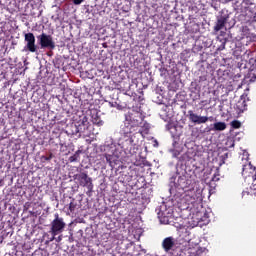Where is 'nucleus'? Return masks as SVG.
<instances>
[{
    "mask_svg": "<svg viewBox=\"0 0 256 256\" xmlns=\"http://www.w3.org/2000/svg\"><path fill=\"white\" fill-rule=\"evenodd\" d=\"M145 121V115L139 110L132 109L125 114V121L122 127V133L125 137H128L130 145H137L139 143L137 139V129L143 125Z\"/></svg>",
    "mask_w": 256,
    "mask_h": 256,
    "instance_id": "f257e3e1",
    "label": "nucleus"
},
{
    "mask_svg": "<svg viewBox=\"0 0 256 256\" xmlns=\"http://www.w3.org/2000/svg\"><path fill=\"white\" fill-rule=\"evenodd\" d=\"M182 203H185V205H188L187 208L195 207V205H199L201 203V193L194 189L189 190L187 192H184L182 199Z\"/></svg>",
    "mask_w": 256,
    "mask_h": 256,
    "instance_id": "f03ea898",
    "label": "nucleus"
},
{
    "mask_svg": "<svg viewBox=\"0 0 256 256\" xmlns=\"http://www.w3.org/2000/svg\"><path fill=\"white\" fill-rule=\"evenodd\" d=\"M65 227H67V224L65 223V220L63 217L59 216V213L54 214V219L50 224V231L52 235V240L57 237V235H60V233H63L65 231Z\"/></svg>",
    "mask_w": 256,
    "mask_h": 256,
    "instance_id": "7ed1b4c3",
    "label": "nucleus"
},
{
    "mask_svg": "<svg viewBox=\"0 0 256 256\" xmlns=\"http://www.w3.org/2000/svg\"><path fill=\"white\" fill-rule=\"evenodd\" d=\"M162 249L165 253H171V251H173V253H177L175 256H185L183 249L176 246L175 238H173V236L164 238L162 241Z\"/></svg>",
    "mask_w": 256,
    "mask_h": 256,
    "instance_id": "20e7f679",
    "label": "nucleus"
},
{
    "mask_svg": "<svg viewBox=\"0 0 256 256\" xmlns=\"http://www.w3.org/2000/svg\"><path fill=\"white\" fill-rule=\"evenodd\" d=\"M176 189L178 191H191L197 187V184L195 183V180L191 178H187L186 176H180L177 179V182L175 183Z\"/></svg>",
    "mask_w": 256,
    "mask_h": 256,
    "instance_id": "39448f33",
    "label": "nucleus"
},
{
    "mask_svg": "<svg viewBox=\"0 0 256 256\" xmlns=\"http://www.w3.org/2000/svg\"><path fill=\"white\" fill-rule=\"evenodd\" d=\"M74 179L78 182L80 187H86L87 195H91L93 193V179L87 175L85 172H81L80 174H75Z\"/></svg>",
    "mask_w": 256,
    "mask_h": 256,
    "instance_id": "423d86ee",
    "label": "nucleus"
},
{
    "mask_svg": "<svg viewBox=\"0 0 256 256\" xmlns=\"http://www.w3.org/2000/svg\"><path fill=\"white\" fill-rule=\"evenodd\" d=\"M242 175L244 177H251L252 175V185L251 190L253 195H256V168L251 165V163L246 164L242 168Z\"/></svg>",
    "mask_w": 256,
    "mask_h": 256,
    "instance_id": "0eeeda50",
    "label": "nucleus"
},
{
    "mask_svg": "<svg viewBox=\"0 0 256 256\" xmlns=\"http://www.w3.org/2000/svg\"><path fill=\"white\" fill-rule=\"evenodd\" d=\"M37 39L41 49H55V41H53V36L43 32L37 36Z\"/></svg>",
    "mask_w": 256,
    "mask_h": 256,
    "instance_id": "6e6552de",
    "label": "nucleus"
},
{
    "mask_svg": "<svg viewBox=\"0 0 256 256\" xmlns=\"http://www.w3.org/2000/svg\"><path fill=\"white\" fill-rule=\"evenodd\" d=\"M188 119L190 123H193L194 125H203L207 123L211 118L207 116H201L195 113L193 110L188 111Z\"/></svg>",
    "mask_w": 256,
    "mask_h": 256,
    "instance_id": "1a4fd4ad",
    "label": "nucleus"
},
{
    "mask_svg": "<svg viewBox=\"0 0 256 256\" xmlns=\"http://www.w3.org/2000/svg\"><path fill=\"white\" fill-rule=\"evenodd\" d=\"M24 41L26 42L25 49L30 53H37V46L35 44V34L29 32L24 35Z\"/></svg>",
    "mask_w": 256,
    "mask_h": 256,
    "instance_id": "9d476101",
    "label": "nucleus"
},
{
    "mask_svg": "<svg viewBox=\"0 0 256 256\" xmlns=\"http://www.w3.org/2000/svg\"><path fill=\"white\" fill-rule=\"evenodd\" d=\"M229 21V15L224 14L217 17L216 24L214 26V31L218 33V31H221L222 29H225V25H227V22Z\"/></svg>",
    "mask_w": 256,
    "mask_h": 256,
    "instance_id": "9b49d317",
    "label": "nucleus"
},
{
    "mask_svg": "<svg viewBox=\"0 0 256 256\" xmlns=\"http://www.w3.org/2000/svg\"><path fill=\"white\" fill-rule=\"evenodd\" d=\"M89 129V118L83 116L78 126H76V133H85Z\"/></svg>",
    "mask_w": 256,
    "mask_h": 256,
    "instance_id": "f8f14e48",
    "label": "nucleus"
},
{
    "mask_svg": "<svg viewBox=\"0 0 256 256\" xmlns=\"http://www.w3.org/2000/svg\"><path fill=\"white\" fill-rule=\"evenodd\" d=\"M235 109L237 113H243L244 111H247V101L243 98H241L235 106Z\"/></svg>",
    "mask_w": 256,
    "mask_h": 256,
    "instance_id": "ddd939ff",
    "label": "nucleus"
},
{
    "mask_svg": "<svg viewBox=\"0 0 256 256\" xmlns=\"http://www.w3.org/2000/svg\"><path fill=\"white\" fill-rule=\"evenodd\" d=\"M139 127H141V129L137 133H140V135H143V133L147 135L149 133L150 126L147 121L143 120L141 126Z\"/></svg>",
    "mask_w": 256,
    "mask_h": 256,
    "instance_id": "4468645a",
    "label": "nucleus"
},
{
    "mask_svg": "<svg viewBox=\"0 0 256 256\" xmlns=\"http://www.w3.org/2000/svg\"><path fill=\"white\" fill-rule=\"evenodd\" d=\"M227 129V124L225 122L214 123V131H225Z\"/></svg>",
    "mask_w": 256,
    "mask_h": 256,
    "instance_id": "2eb2a0df",
    "label": "nucleus"
},
{
    "mask_svg": "<svg viewBox=\"0 0 256 256\" xmlns=\"http://www.w3.org/2000/svg\"><path fill=\"white\" fill-rule=\"evenodd\" d=\"M81 155V150H77L72 156L69 157L70 163H76L79 161V157Z\"/></svg>",
    "mask_w": 256,
    "mask_h": 256,
    "instance_id": "dca6fc26",
    "label": "nucleus"
},
{
    "mask_svg": "<svg viewBox=\"0 0 256 256\" xmlns=\"http://www.w3.org/2000/svg\"><path fill=\"white\" fill-rule=\"evenodd\" d=\"M105 158L107 163H109L110 167H113V165H115V156L110 154H105Z\"/></svg>",
    "mask_w": 256,
    "mask_h": 256,
    "instance_id": "f3484780",
    "label": "nucleus"
},
{
    "mask_svg": "<svg viewBox=\"0 0 256 256\" xmlns=\"http://www.w3.org/2000/svg\"><path fill=\"white\" fill-rule=\"evenodd\" d=\"M92 122L94 125H97L98 127H103V120H101V117L96 116L92 119Z\"/></svg>",
    "mask_w": 256,
    "mask_h": 256,
    "instance_id": "a211bd4d",
    "label": "nucleus"
},
{
    "mask_svg": "<svg viewBox=\"0 0 256 256\" xmlns=\"http://www.w3.org/2000/svg\"><path fill=\"white\" fill-rule=\"evenodd\" d=\"M232 129H241V122L239 120H233L230 123Z\"/></svg>",
    "mask_w": 256,
    "mask_h": 256,
    "instance_id": "6ab92c4d",
    "label": "nucleus"
},
{
    "mask_svg": "<svg viewBox=\"0 0 256 256\" xmlns=\"http://www.w3.org/2000/svg\"><path fill=\"white\" fill-rule=\"evenodd\" d=\"M54 157L53 153H49L48 156H41V161L42 163H45V161H51Z\"/></svg>",
    "mask_w": 256,
    "mask_h": 256,
    "instance_id": "aec40b11",
    "label": "nucleus"
},
{
    "mask_svg": "<svg viewBox=\"0 0 256 256\" xmlns=\"http://www.w3.org/2000/svg\"><path fill=\"white\" fill-rule=\"evenodd\" d=\"M75 209H77V203H75V201L73 200L69 204L70 213H75Z\"/></svg>",
    "mask_w": 256,
    "mask_h": 256,
    "instance_id": "412c9836",
    "label": "nucleus"
},
{
    "mask_svg": "<svg viewBox=\"0 0 256 256\" xmlns=\"http://www.w3.org/2000/svg\"><path fill=\"white\" fill-rule=\"evenodd\" d=\"M249 63H250V65H252V67H254L256 64V58H250Z\"/></svg>",
    "mask_w": 256,
    "mask_h": 256,
    "instance_id": "4be33fe9",
    "label": "nucleus"
},
{
    "mask_svg": "<svg viewBox=\"0 0 256 256\" xmlns=\"http://www.w3.org/2000/svg\"><path fill=\"white\" fill-rule=\"evenodd\" d=\"M211 103V101H207V100H202L200 102V105H203V107H205L206 105H209Z\"/></svg>",
    "mask_w": 256,
    "mask_h": 256,
    "instance_id": "5701e85b",
    "label": "nucleus"
},
{
    "mask_svg": "<svg viewBox=\"0 0 256 256\" xmlns=\"http://www.w3.org/2000/svg\"><path fill=\"white\" fill-rule=\"evenodd\" d=\"M84 0H73L74 5H81Z\"/></svg>",
    "mask_w": 256,
    "mask_h": 256,
    "instance_id": "b1692460",
    "label": "nucleus"
},
{
    "mask_svg": "<svg viewBox=\"0 0 256 256\" xmlns=\"http://www.w3.org/2000/svg\"><path fill=\"white\" fill-rule=\"evenodd\" d=\"M223 49H225V41L219 47V51H223Z\"/></svg>",
    "mask_w": 256,
    "mask_h": 256,
    "instance_id": "393cba45",
    "label": "nucleus"
},
{
    "mask_svg": "<svg viewBox=\"0 0 256 256\" xmlns=\"http://www.w3.org/2000/svg\"><path fill=\"white\" fill-rule=\"evenodd\" d=\"M212 181H219V177H217V175H214V176L212 177Z\"/></svg>",
    "mask_w": 256,
    "mask_h": 256,
    "instance_id": "a878e982",
    "label": "nucleus"
},
{
    "mask_svg": "<svg viewBox=\"0 0 256 256\" xmlns=\"http://www.w3.org/2000/svg\"><path fill=\"white\" fill-rule=\"evenodd\" d=\"M143 203H145V200L142 198V200H139L138 205H143Z\"/></svg>",
    "mask_w": 256,
    "mask_h": 256,
    "instance_id": "bb28decb",
    "label": "nucleus"
},
{
    "mask_svg": "<svg viewBox=\"0 0 256 256\" xmlns=\"http://www.w3.org/2000/svg\"><path fill=\"white\" fill-rule=\"evenodd\" d=\"M228 156H229V154H228V153H226V154H225V157H228Z\"/></svg>",
    "mask_w": 256,
    "mask_h": 256,
    "instance_id": "cd10ccee",
    "label": "nucleus"
},
{
    "mask_svg": "<svg viewBox=\"0 0 256 256\" xmlns=\"http://www.w3.org/2000/svg\"><path fill=\"white\" fill-rule=\"evenodd\" d=\"M253 69H256V64H255V66L253 67Z\"/></svg>",
    "mask_w": 256,
    "mask_h": 256,
    "instance_id": "c85d7f7f",
    "label": "nucleus"
},
{
    "mask_svg": "<svg viewBox=\"0 0 256 256\" xmlns=\"http://www.w3.org/2000/svg\"><path fill=\"white\" fill-rule=\"evenodd\" d=\"M164 219H166V221H169L166 217H164Z\"/></svg>",
    "mask_w": 256,
    "mask_h": 256,
    "instance_id": "c756f323",
    "label": "nucleus"
},
{
    "mask_svg": "<svg viewBox=\"0 0 256 256\" xmlns=\"http://www.w3.org/2000/svg\"><path fill=\"white\" fill-rule=\"evenodd\" d=\"M164 219H166V221H169L166 217H164Z\"/></svg>",
    "mask_w": 256,
    "mask_h": 256,
    "instance_id": "7c9ffc66",
    "label": "nucleus"
},
{
    "mask_svg": "<svg viewBox=\"0 0 256 256\" xmlns=\"http://www.w3.org/2000/svg\"><path fill=\"white\" fill-rule=\"evenodd\" d=\"M164 219H166V221H169L166 217H164Z\"/></svg>",
    "mask_w": 256,
    "mask_h": 256,
    "instance_id": "2f4dec72",
    "label": "nucleus"
}]
</instances>
